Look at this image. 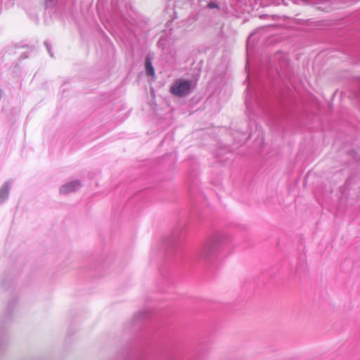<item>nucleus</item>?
I'll return each instance as SVG.
<instances>
[{"label":"nucleus","mask_w":360,"mask_h":360,"mask_svg":"<svg viewBox=\"0 0 360 360\" xmlns=\"http://www.w3.org/2000/svg\"><path fill=\"white\" fill-rule=\"evenodd\" d=\"M226 238V236L224 233L213 234L202 245L199 252L200 257L206 261L214 259Z\"/></svg>","instance_id":"f257e3e1"},{"label":"nucleus","mask_w":360,"mask_h":360,"mask_svg":"<svg viewBox=\"0 0 360 360\" xmlns=\"http://www.w3.org/2000/svg\"><path fill=\"white\" fill-rule=\"evenodd\" d=\"M191 82L188 80L179 79L172 84L170 92L175 96H186L190 94Z\"/></svg>","instance_id":"f03ea898"},{"label":"nucleus","mask_w":360,"mask_h":360,"mask_svg":"<svg viewBox=\"0 0 360 360\" xmlns=\"http://www.w3.org/2000/svg\"><path fill=\"white\" fill-rule=\"evenodd\" d=\"M82 186L81 182L78 180L72 181L61 186L60 189V193L66 194L71 192H75L79 189Z\"/></svg>","instance_id":"7ed1b4c3"},{"label":"nucleus","mask_w":360,"mask_h":360,"mask_svg":"<svg viewBox=\"0 0 360 360\" xmlns=\"http://www.w3.org/2000/svg\"><path fill=\"white\" fill-rule=\"evenodd\" d=\"M10 182L7 181L0 189V204L5 201L8 195Z\"/></svg>","instance_id":"20e7f679"},{"label":"nucleus","mask_w":360,"mask_h":360,"mask_svg":"<svg viewBox=\"0 0 360 360\" xmlns=\"http://www.w3.org/2000/svg\"><path fill=\"white\" fill-rule=\"evenodd\" d=\"M146 72L149 76H153L155 73L154 72V69L152 65V63L149 58H146Z\"/></svg>","instance_id":"39448f33"},{"label":"nucleus","mask_w":360,"mask_h":360,"mask_svg":"<svg viewBox=\"0 0 360 360\" xmlns=\"http://www.w3.org/2000/svg\"><path fill=\"white\" fill-rule=\"evenodd\" d=\"M178 239H179V232L176 231L172 234L170 240H169L167 242V245L170 247L174 246L177 243Z\"/></svg>","instance_id":"423d86ee"},{"label":"nucleus","mask_w":360,"mask_h":360,"mask_svg":"<svg viewBox=\"0 0 360 360\" xmlns=\"http://www.w3.org/2000/svg\"><path fill=\"white\" fill-rule=\"evenodd\" d=\"M58 3V0H45V5L48 8L54 7Z\"/></svg>","instance_id":"0eeeda50"},{"label":"nucleus","mask_w":360,"mask_h":360,"mask_svg":"<svg viewBox=\"0 0 360 360\" xmlns=\"http://www.w3.org/2000/svg\"><path fill=\"white\" fill-rule=\"evenodd\" d=\"M44 44H45V46H46V48L47 51H48V53H49V55L52 57V56H53V55H52V53H51V48H50V46H49V44H48V42H47V41H45V42H44Z\"/></svg>","instance_id":"6e6552de"},{"label":"nucleus","mask_w":360,"mask_h":360,"mask_svg":"<svg viewBox=\"0 0 360 360\" xmlns=\"http://www.w3.org/2000/svg\"><path fill=\"white\" fill-rule=\"evenodd\" d=\"M208 7L210 8V9H212V8H217V5L213 2H210L208 4Z\"/></svg>","instance_id":"1a4fd4ad"},{"label":"nucleus","mask_w":360,"mask_h":360,"mask_svg":"<svg viewBox=\"0 0 360 360\" xmlns=\"http://www.w3.org/2000/svg\"><path fill=\"white\" fill-rule=\"evenodd\" d=\"M250 37H249L248 39V47H249V45H250Z\"/></svg>","instance_id":"9d476101"},{"label":"nucleus","mask_w":360,"mask_h":360,"mask_svg":"<svg viewBox=\"0 0 360 360\" xmlns=\"http://www.w3.org/2000/svg\"><path fill=\"white\" fill-rule=\"evenodd\" d=\"M1 90L0 89V99H1Z\"/></svg>","instance_id":"9b49d317"}]
</instances>
